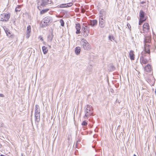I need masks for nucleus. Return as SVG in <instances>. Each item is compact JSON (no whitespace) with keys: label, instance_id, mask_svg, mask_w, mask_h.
<instances>
[{"label":"nucleus","instance_id":"obj_4","mask_svg":"<svg viewBox=\"0 0 156 156\" xmlns=\"http://www.w3.org/2000/svg\"><path fill=\"white\" fill-rule=\"evenodd\" d=\"M81 44L83 49L86 50H89L91 48V46L89 43L84 38L81 40Z\"/></svg>","mask_w":156,"mask_h":156},{"label":"nucleus","instance_id":"obj_26","mask_svg":"<svg viewBox=\"0 0 156 156\" xmlns=\"http://www.w3.org/2000/svg\"><path fill=\"white\" fill-rule=\"evenodd\" d=\"M21 10V7L20 6H17L15 9V11L16 12L20 11Z\"/></svg>","mask_w":156,"mask_h":156},{"label":"nucleus","instance_id":"obj_8","mask_svg":"<svg viewBox=\"0 0 156 156\" xmlns=\"http://www.w3.org/2000/svg\"><path fill=\"white\" fill-rule=\"evenodd\" d=\"M140 63L143 65V64H145L148 62V60L146 58L145 56L142 55L140 57Z\"/></svg>","mask_w":156,"mask_h":156},{"label":"nucleus","instance_id":"obj_1","mask_svg":"<svg viewBox=\"0 0 156 156\" xmlns=\"http://www.w3.org/2000/svg\"><path fill=\"white\" fill-rule=\"evenodd\" d=\"M151 37L150 34H148V35L146 36L145 35L144 40V48L146 53H148L150 55V49L151 48V45L150 44H147V43L150 44L151 43Z\"/></svg>","mask_w":156,"mask_h":156},{"label":"nucleus","instance_id":"obj_14","mask_svg":"<svg viewBox=\"0 0 156 156\" xmlns=\"http://www.w3.org/2000/svg\"><path fill=\"white\" fill-rule=\"evenodd\" d=\"M140 19L146 20V18H145V13L144 11L142 10H140Z\"/></svg>","mask_w":156,"mask_h":156},{"label":"nucleus","instance_id":"obj_13","mask_svg":"<svg viewBox=\"0 0 156 156\" xmlns=\"http://www.w3.org/2000/svg\"><path fill=\"white\" fill-rule=\"evenodd\" d=\"M144 70L147 72H150L151 70V66L150 64H148L145 67Z\"/></svg>","mask_w":156,"mask_h":156},{"label":"nucleus","instance_id":"obj_36","mask_svg":"<svg viewBox=\"0 0 156 156\" xmlns=\"http://www.w3.org/2000/svg\"><path fill=\"white\" fill-rule=\"evenodd\" d=\"M0 97H4V95L2 94H0Z\"/></svg>","mask_w":156,"mask_h":156},{"label":"nucleus","instance_id":"obj_15","mask_svg":"<svg viewBox=\"0 0 156 156\" xmlns=\"http://www.w3.org/2000/svg\"><path fill=\"white\" fill-rule=\"evenodd\" d=\"M97 21L95 20H91L90 22V25L92 27H94L97 25Z\"/></svg>","mask_w":156,"mask_h":156},{"label":"nucleus","instance_id":"obj_39","mask_svg":"<svg viewBox=\"0 0 156 156\" xmlns=\"http://www.w3.org/2000/svg\"><path fill=\"white\" fill-rule=\"evenodd\" d=\"M144 2H142V4H144Z\"/></svg>","mask_w":156,"mask_h":156},{"label":"nucleus","instance_id":"obj_30","mask_svg":"<svg viewBox=\"0 0 156 156\" xmlns=\"http://www.w3.org/2000/svg\"><path fill=\"white\" fill-rule=\"evenodd\" d=\"M87 122L85 121H84L82 123V126H86L87 125Z\"/></svg>","mask_w":156,"mask_h":156},{"label":"nucleus","instance_id":"obj_40","mask_svg":"<svg viewBox=\"0 0 156 156\" xmlns=\"http://www.w3.org/2000/svg\"><path fill=\"white\" fill-rule=\"evenodd\" d=\"M133 156H136L135 154L133 155Z\"/></svg>","mask_w":156,"mask_h":156},{"label":"nucleus","instance_id":"obj_37","mask_svg":"<svg viewBox=\"0 0 156 156\" xmlns=\"http://www.w3.org/2000/svg\"><path fill=\"white\" fill-rule=\"evenodd\" d=\"M1 156H6V155H3V154H1V155H0Z\"/></svg>","mask_w":156,"mask_h":156},{"label":"nucleus","instance_id":"obj_43","mask_svg":"<svg viewBox=\"0 0 156 156\" xmlns=\"http://www.w3.org/2000/svg\"><path fill=\"white\" fill-rule=\"evenodd\" d=\"M77 145V143L76 144V145Z\"/></svg>","mask_w":156,"mask_h":156},{"label":"nucleus","instance_id":"obj_10","mask_svg":"<svg viewBox=\"0 0 156 156\" xmlns=\"http://www.w3.org/2000/svg\"><path fill=\"white\" fill-rule=\"evenodd\" d=\"M31 31V27L30 25L28 26L27 28V34L26 37L28 38L30 36V34Z\"/></svg>","mask_w":156,"mask_h":156},{"label":"nucleus","instance_id":"obj_25","mask_svg":"<svg viewBox=\"0 0 156 156\" xmlns=\"http://www.w3.org/2000/svg\"><path fill=\"white\" fill-rule=\"evenodd\" d=\"M49 9H46L42 10L40 12V13L41 14H44L48 11Z\"/></svg>","mask_w":156,"mask_h":156},{"label":"nucleus","instance_id":"obj_20","mask_svg":"<svg viewBox=\"0 0 156 156\" xmlns=\"http://www.w3.org/2000/svg\"><path fill=\"white\" fill-rule=\"evenodd\" d=\"M42 50L44 54L45 55L47 53L48 50L45 46H43L42 47Z\"/></svg>","mask_w":156,"mask_h":156},{"label":"nucleus","instance_id":"obj_12","mask_svg":"<svg viewBox=\"0 0 156 156\" xmlns=\"http://www.w3.org/2000/svg\"><path fill=\"white\" fill-rule=\"evenodd\" d=\"M80 26L79 23L76 24V33L77 34H80Z\"/></svg>","mask_w":156,"mask_h":156},{"label":"nucleus","instance_id":"obj_19","mask_svg":"<svg viewBox=\"0 0 156 156\" xmlns=\"http://www.w3.org/2000/svg\"><path fill=\"white\" fill-rule=\"evenodd\" d=\"M5 31L7 36L11 38L13 37L12 35H11L10 32L9 30H8V29H7L6 30H5Z\"/></svg>","mask_w":156,"mask_h":156},{"label":"nucleus","instance_id":"obj_5","mask_svg":"<svg viewBox=\"0 0 156 156\" xmlns=\"http://www.w3.org/2000/svg\"><path fill=\"white\" fill-rule=\"evenodd\" d=\"M10 17V13H4L0 15V21L3 22H7L9 19Z\"/></svg>","mask_w":156,"mask_h":156},{"label":"nucleus","instance_id":"obj_33","mask_svg":"<svg viewBox=\"0 0 156 156\" xmlns=\"http://www.w3.org/2000/svg\"><path fill=\"white\" fill-rule=\"evenodd\" d=\"M103 16H100L99 20H101V21H104V20L103 19Z\"/></svg>","mask_w":156,"mask_h":156},{"label":"nucleus","instance_id":"obj_41","mask_svg":"<svg viewBox=\"0 0 156 156\" xmlns=\"http://www.w3.org/2000/svg\"><path fill=\"white\" fill-rule=\"evenodd\" d=\"M83 27H83H82V28H83ZM83 29L82 28V30H83Z\"/></svg>","mask_w":156,"mask_h":156},{"label":"nucleus","instance_id":"obj_17","mask_svg":"<svg viewBox=\"0 0 156 156\" xmlns=\"http://www.w3.org/2000/svg\"><path fill=\"white\" fill-rule=\"evenodd\" d=\"M80 48L79 47H77L75 48V53L77 55H78L80 54Z\"/></svg>","mask_w":156,"mask_h":156},{"label":"nucleus","instance_id":"obj_31","mask_svg":"<svg viewBox=\"0 0 156 156\" xmlns=\"http://www.w3.org/2000/svg\"><path fill=\"white\" fill-rule=\"evenodd\" d=\"M60 7L61 8L66 7V4H61L60 5Z\"/></svg>","mask_w":156,"mask_h":156},{"label":"nucleus","instance_id":"obj_32","mask_svg":"<svg viewBox=\"0 0 156 156\" xmlns=\"http://www.w3.org/2000/svg\"><path fill=\"white\" fill-rule=\"evenodd\" d=\"M109 38L110 40L112 41V40H114L115 38L112 36H109Z\"/></svg>","mask_w":156,"mask_h":156},{"label":"nucleus","instance_id":"obj_42","mask_svg":"<svg viewBox=\"0 0 156 156\" xmlns=\"http://www.w3.org/2000/svg\"><path fill=\"white\" fill-rule=\"evenodd\" d=\"M83 27H83H82V28H83ZM83 29L82 28V30H83Z\"/></svg>","mask_w":156,"mask_h":156},{"label":"nucleus","instance_id":"obj_11","mask_svg":"<svg viewBox=\"0 0 156 156\" xmlns=\"http://www.w3.org/2000/svg\"><path fill=\"white\" fill-rule=\"evenodd\" d=\"M130 59L131 60H134L135 59V55L134 52L133 50H131L129 53Z\"/></svg>","mask_w":156,"mask_h":156},{"label":"nucleus","instance_id":"obj_7","mask_svg":"<svg viewBox=\"0 0 156 156\" xmlns=\"http://www.w3.org/2000/svg\"><path fill=\"white\" fill-rule=\"evenodd\" d=\"M149 27L148 23H146L143 26V31L144 33H149L150 34V33L149 32Z\"/></svg>","mask_w":156,"mask_h":156},{"label":"nucleus","instance_id":"obj_44","mask_svg":"<svg viewBox=\"0 0 156 156\" xmlns=\"http://www.w3.org/2000/svg\"><path fill=\"white\" fill-rule=\"evenodd\" d=\"M68 140H69V138H68Z\"/></svg>","mask_w":156,"mask_h":156},{"label":"nucleus","instance_id":"obj_34","mask_svg":"<svg viewBox=\"0 0 156 156\" xmlns=\"http://www.w3.org/2000/svg\"><path fill=\"white\" fill-rule=\"evenodd\" d=\"M127 26L128 27L129 29L130 28H131V27H130V25L129 24V23H128L127 24Z\"/></svg>","mask_w":156,"mask_h":156},{"label":"nucleus","instance_id":"obj_38","mask_svg":"<svg viewBox=\"0 0 156 156\" xmlns=\"http://www.w3.org/2000/svg\"><path fill=\"white\" fill-rule=\"evenodd\" d=\"M4 125V124H2L1 125V126H3Z\"/></svg>","mask_w":156,"mask_h":156},{"label":"nucleus","instance_id":"obj_9","mask_svg":"<svg viewBox=\"0 0 156 156\" xmlns=\"http://www.w3.org/2000/svg\"><path fill=\"white\" fill-rule=\"evenodd\" d=\"M83 32L84 33L85 37L87 36L90 31V28L88 26H85V27H84V30H83Z\"/></svg>","mask_w":156,"mask_h":156},{"label":"nucleus","instance_id":"obj_2","mask_svg":"<svg viewBox=\"0 0 156 156\" xmlns=\"http://www.w3.org/2000/svg\"><path fill=\"white\" fill-rule=\"evenodd\" d=\"M93 109L92 106L90 105H87L85 107V115L84 118L85 117L88 118L89 117L93 116Z\"/></svg>","mask_w":156,"mask_h":156},{"label":"nucleus","instance_id":"obj_24","mask_svg":"<svg viewBox=\"0 0 156 156\" xmlns=\"http://www.w3.org/2000/svg\"><path fill=\"white\" fill-rule=\"evenodd\" d=\"M105 13V12L104 9H102L101 10L100 12V16H104Z\"/></svg>","mask_w":156,"mask_h":156},{"label":"nucleus","instance_id":"obj_23","mask_svg":"<svg viewBox=\"0 0 156 156\" xmlns=\"http://www.w3.org/2000/svg\"><path fill=\"white\" fill-rule=\"evenodd\" d=\"M109 70L110 71H114L115 69V67L112 65H110L109 66Z\"/></svg>","mask_w":156,"mask_h":156},{"label":"nucleus","instance_id":"obj_3","mask_svg":"<svg viewBox=\"0 0 156 156\" xmlns=\"http://www.w3.org/2000/svg\"><path fill=\"white\" fill-rule=\"evenodd\" d=\"M51 3V0H39L37 2V8L40 10V8Z\"/></svg>","mask_w":156,"mask_h":156},{"label":"nucleus","instance_id":"obj_28","mask_svg":"<svg viewBox=\"0 0 156 156\" xmlns=\"http://www.w3.org/2000/svg\"><path fill=\"white\" fill-rule=\"evenodd\" d=\"M73 5V3L72 2H70L66 4V7H68L72 6Z\"/></svg>","mask_w":156,"mask_h":156},{"label":"nucleus","instance_id":"obj_29","mask_svg":"<svg viewBox=\"0 0 156 156\" xmlns=\"http://www.w3.org/2000/svg\"><path fill=\"white\" fill-rule=\"evenodd\" d=\"M60 23H61V25L62 27H64V22L63 20L61 19L60 20Z\"/></svg>","mask_w":156,"mask_h":156},{"label":"nucleus","instance_id":"obj_22","mask_svg":"<svg viewBox=\"0 0 156 156\" xmlns=\"http://www.w3.org/2000/svg\"><path fill=\"white\" fill-rule=\"evenodd\" d=\"M99 25L101 27L103 28L105 26L104 21L99 20Z\"/></svg>","mask_w":156,"mask_h":156},{"label":"nucleus","instance_id":"obj_27","mask_svg":"<svg viewBox=\"0 0 156 156\" xmlns=\"http://www.w3.org/2000/svg\"><path fill=\"white\" fill-rule=\"evenodd\" d=\"M146 20V19H140L139 23V25H141L142 24V23L144 21Z\"/></svg>","mask_w":156,"mask_h":156},{"label":"nucleus","instance_id":"obj_35","mask_svg":"<svg viewBox=\"0 0 156 156\" xmlns=\"http://www.w3.org/2000/svg\"><path fill=\"white\" fill-rule=\"evenodd\" d=\"M39 38H40V40L41 41H43V38L42 37H41V36H40Z\"/></svg>","mask_w":156,"mask_h":156},{"label":"nucleus","instance_id":"obj_21","mask_svg":"<svg viewBox=\"0 0 156 156\" xmlns=\"http://www.w3.org/2000/svg\"><path fill=\"white\" fill-rule=\"evenodd\" d=\"M53 37V35L52 33L49 34L48 37V40L49 41H51Z\"/></svg>","mask_w":156,"mask_h":156},{"label":"nucleus","instance_id":"obj_18","mask_svg":"<svg viewBox=\"0 0 156 156\" xmlns=\"http://www.w3.org/2000/svg\"><path fill=\"white\" fill-rule=\"evenodd\" d=\"M35 121L38 122L40 120V114L35 115Z\"/></svg>","mask_w":156,"mask_h":156},{"label":"nucleus","instance_id":"obj_6","mask_svg":"<svg viewBox=\"0 0 156 156\" xmlns=\"http://www.w3.org/2000/svg\"><path fill=\"white\" fill-rule=\"evenodd\" d=\"M44 23L46 26L48 25L49 24L51 23L52 20V18L50 16H47L43 19Z\"/></svg>","mask_w":156,"mask_h":156},{"label":"nucleus","instance_id":"obj_16","mask_svg":"<svg viewBox=\"0 0 156 156\" xmlns=\"http://www.w3.org/2000/svg\"><path fill=\"white\" fill-rule=\"evenodd\" d=\"M40 114V110L39 107L38 105H35V115Z\"/></svg>","mask_w":156,"mask_h":156}]
</instances>
